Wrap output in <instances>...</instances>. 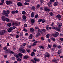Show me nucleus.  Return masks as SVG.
<instances>
[{"mask_svg": "<svg viewBox=\"0 0 63 63\" xmlns=\"http://www.w3.org/2000/svg\"><path fill=\"white\" fill-rule=\"evenodd\" d=\"M10 11L9 10H7L6 11L4 10L3 11V13L2 14V15L5 16L7 17H8L9 16L8 14H10Z\"/></svg>", "mask_w": 63, "mask_h": 63, "instance_id": "nucleus-1", "label": "nucleus"}, {"mask_svg": "<svg viewBox=\"0 0 63 63\" xmlns=\"http://www.w3.org/2000/svg\"><path fill=\"white\" fill-rule=\"evenodd\" d=\"M33 59L35 61H34V60H31V61H32L33 62V63H36V61H38V62H39L40 61V59H38V60L36 58H34Z\"/></svg>", "mask_w": 63, "mask_h": 63, "instance_id": "nucleus-2", "label": "nucleus"}, {"mask_svg": "<svg viewBox=\"0 0 63 63\" xmlns=\"http://www.w3.org/2000/svg\"><path fill=\"white\" fill-rule=\"evenodd\" d=\"M6 33V31L4 30H2L0 32V35H3Z\"/></svg>", "mask_w": 63, "mask_h": 63, "instance_id": "nucleus-3", "label": "nucleus"}, {"mask_svg": "<svg viewBox=\"0 0 63 63\" xmlns=\"http://www.w3.org/2000/svg\"><path fill=\"white\" fill-rule=\"evenodd\" d=\"M19 50L21 52H22L23 53H25V50H24V49H19Z\"/></svg>", "mask_w": 63, "mask_h": 63, "instance_id": "nucleus-4", "label": "nucleus"}, {"mask_svg": "<svg viewBox=\"0 0 63 63\" xmlns=\"http://www.w3.org/2000/svg\"><path fill=\"white\" fill-rule=\"evenodd\" d=\"M13 28L12 27H10L7 29L8 32H9V33H10V32H11V31H13Z\"/></svg>", "mask_w": 63, "mask_h": 63, "instance_id": "nucleus-5", "label": "nucleus"}, {"mask_svg": "<svg viewBox=\"0 0 63 63\" xmlns=\"http://www.w3.org/2000/svg\"><path fill=\"white\" fill-rule=\"evenodd\" d=\"M6 3L7 5H9L10 4H13V2H12V1H6Z\"/></svg>", "mask_w": 63, "mask_h": 63, "instance_id": "nucleus-6", "label": "nucleus"}, {"mask_svg": "<svg viewBox=\"0 0 63 63\" xmlns=\"http://www.w3.org/2000/svg\"><path fill=\"white\" fill-rule=\"evenodd\" d=\"M59 35V33L58 32H57L55 34H53V36L54 37H57Z\"/></svg>", "mask_w": 63, "mask_h": 63, "instance_id": "nucleus-7", "label": "nucleus"}, {"mask_svg": "<svg viewBox=\"0 0 63 63\" xmlns=\"http://www.w3.org/2000/svg\"><path fill=\"white\" fill-rule=\"evenodd\" d=\"M45 54V57H48V58L49 57V54L48 52L46 53Z\"/></svg>", "mask_w": 63, "mask_h": 63, "instance_id": "nucleus-8", "label": "nucleus"}, {"mask_svg": "<svg viewBox=\"0 0 63 63\" xmlns=\"http://www.w3.org/2000/svg\"><path fill=\"white\" fill-rule=\"evenodd\" d=\"M52 3V2H49L47 3L49 7H52V5L51 4Z\"/></svg>", "mask_w": 63, "mask_h": 63, "instance_id": "nucleus-9", "label": "nucleus"}, {"mask_svg": "<svg viewBox=\"0 0 63 63\" xmlns=\"http://www.w3.org/2000/svg\"><path fill=\"white\" fill-rule=\"evenodd\" d=\"M20 23L19 22L18 23H13L12 24L13 25H15V24L16 25V26H19L20 25Z\"/></svg>", "mask_w": 63, "mask_h": 63, "instance_id": "nucleus-10", "label": "nucleus"}, {"mask_svg": "<svg viewBox=\"0 0 63 63\" xmlns=\"http://www.w3.org/2000/svg\"><path fill=\"white\" fill-rule=\"evenodd\" d=\"M1 18L2 20L4 21H6V17L4 16H2L1 17Z\"/></svg>", "mask_w": 63, "mask_h": 63, "instance_id": "nucleus-11", "label": "nucleus"}, {"mask_svg": "<svg viewBox=\"0 0 63 63\" xmlns=\"http://www.w3.org/2000/svg\"><path fill=\"white\" fill-rule=\"evenodd\" d=\"M17 5L19 6H20V7H22L23 5H22V4L20 2H18L17 3Z\"/></svg>", "mask_w": 63, "mask_h": 63, "instance_id": "nucleus-12", "label": "nucleus"}, {"mask_svg": "<svg viewBox=\"0 0 63 63\" xmlns=\"http://www.w3.org/2000/svg\"><path fill=\"white\" fill-rule=\"evenodd\" d=\"M56 17L58 18H60L61 17V16L60 15H58L57 16H56Z\"/></svg>", "mask_w": 63, "mask_h": 63, "instance_id": "nucleus-13", "label": "nucleus"}, {"mask_svg": "<svg viewBox=\"0 0 63 63\" xmlns=\"http://www.w3.org/2000/svg\"><path fill=\"white\" fill-rule=\"evenodd\" d=\"M59 4L58 2H55L54 3V6H56L57 5H58Z\"/></svg>", "mask_w": 63, "mask_h": 63, "instance_id": "nucleus-14", "label": "nucleus"}, {"mask_svg": "<svg viewBox=\"0 0 63 63\" xmlns=\"http://www.w3.org/2000/svg\"><path fill=\"white\" fill-rule=\"evenodd\" d=\"M29 57L28 56H24L23 58L24 59H27Z\"/></svg>", "mask_w": 63, "mask_h": 63, "instance_id": "nucleus-15", "label": "nucleus"}, {"mask_svg": "<svg viewBox=\"0 0 63 63\" xmlns=\"http://www.w3.org/2000/svg\"><path fill=\"white\" fill-rule=\"evenodd\" d=\"M30 31H31V32L32 33L34 31V30L33 28H31L30 29Z\"/></svg>", "mask_w": 63, "mask_h": 63, "instance_id": "nucleus-16", "label": "nucleus"}, {"mask_svg": "<svg viewBox=\"0 0 63 63\" xmlns=\"http://www.w3.org/2000/svg\"><path fill=\"white\" fill-rule=\"evenodd\" d=\"M34 14H35V13L34 12H33L31 14V17H34Z\"/></svg>", "mask_w": 63, "mask_h": 63, "instance_id": "nucleus-17", "label": "nucleus"}, {"mask_svg": "<svg viewBox=\"0 0 63 63\" xmlns=\"http://www.w3.org/2000/svg\"><path fill=\"white\" fill-rule=\"evenodd\" d=\"M62 26V23H60L58 24V26L59 27H60L61 26Z\"/></svg>", "mask_w": 63, "mask_h": 63, "instance_id": "nucleus-18", "label": "nucleus"}, {"mask_svg": "<svg viewBox=\"0 0 63 63\" xmlns=\"http://www.w3.org/2000/svg\"><path fill=\"white\" fill-rule=\"evenodd\" d=\"M11 51V50L9 49H6L5 50V52L6 53H9Z\"/></svg>", "mask_w": 63, "mask_h": 63, "instance_id": "nucleus-19", "label": "nucleus"}, {"mask_svg": "<svg viewBox=\"0 0 63 63\" xmlns=\"http://www.w3.org/2000/svg\"><path fill=\"white\" fill-rule=\"evenodd\" d=\"M55 29L56 30L58 31H60V28H56Z\"/></svg>", "mask_w": 63, "mask_h": 63, "instance_id": "nucleus-20", "label": "nucleus"}, {"mask_svg": "<svg viewBox=\"0 0 63 63\" xmlns=\"http://www.w3.org/2000/svg\"><path fill=\"white\" fill-rule=\"evenodd\" d=\"M61 53V50H59L57 52L58 54H60Z\"/></svg>", "mask_w": 63, "mask_h": 63, "instance_id": "nucleus-21", "label": "nucleus"}, {"mask_svg": "<svg viewBox=\"0 0 63 63\" xmlns=\"http://www.w3.org/2000/svg\"><path fill=\"white\" fill-rule=\"evenodd\" d=\"M14 55V56H15V57H16V58H18V57H19L18 56V55L16 53Z\"/></svg>", "mask_w": 63, "mask_h": 63, "instance_id": "nucleus-22", "label": "nucleus"}, {"mask_svg": "<svg viewBox=\"0 0 63 63\" xmlns=\"http://www.w3.org/2000/svg\"><path fill=\"white\" fill-rule=\"evenodd\" d=\"M23 18L24 20H25L26 19V16L24 15L23 16Z\"/></svg>", "mask_w": 63, "mask_h": 63, "instance_id": "nucleus-23", "label": "nucleus"}, {"mask_svg": "<svg viewBox=\"0 0 63 63\" xmlns=\"http://www.w3.org/2000/svg\"><path fill=\"white\" fill-rule=\"evenodd\" d=\"M31 56H34L35 55V53L34 52H32L31 54Z\"/></svg>", "mask_w": 63, "mask_h": 63, "instance_id": "nucleus-24", "label": "nucleus"}, {"mask_svg": "<svg viewBox=\"0 0 63 63\" xmlns=\"http://www.w3.org/2000/svg\"><path fill=\"white\" fill-rule=\"evenodd\" d=\"M33 36V35L32 34H31L30 35V36L29 37V39H32V37Z\"/></svg>", "mask_w": 63, "mask_h": 63, "instance_id": "nucleus-25", "label": "nucleus"}, {"mask_svg": "<svg viewBox=\"0 0 63 63\" xmlns=\"http://www.w3.org/2000/svg\"><path fill=\"white\" fill-rule=\"evenodd\" d=\"M37 41H36L32 45V47H34L35 45H36V44L37 43Z\"/></svg>", "mask_w": 63, "mask_h": 63, "instance_id": "nucleus-26", "label": "nucleus"}, {"mask_svg": "<svg viewBox=\"0 0 63 63\" xmlns=\"http://www.w3.org/2000/svg\"><path fill=\"white\" fill-rule=\"evenodd\" d=\"M6 20L7 22H10L11 21L9 20V19L8 18H7L6 19Z\"/></svg>", "mask_w": 63, "mask_h": 63, "instance_id": "nucleus-27", "label": "nucleus"}, {"mask_svg": "<svg viewBox=\"0 0 63 63\" xmlns=\"http://www.w3.org/2000/svg\"><path fill=\"white\" fill-rule=\"evenodd\" d=\"M31 22L32 23H34L35 22V20L33 19H32L31 20Z\"/></svg>", "mask_w": 63, "mask_h": 63, "instance_id": "nucleus-28", "label": "nucleus"}, {"mask_svg": "<svg viewBox=\"0 0 63 63\" xmlns=\"http://www.w3.org/2000/svg\"><path fill=\"white\" fill-rule=\"evenodd\" d=\"M38 31L39 32H40L41 34H43V32H42V31L41 30L38 29Z\"/></svg>", "mask_w": 63, "mask_h": 63, "instance_id": "nucleus-29", "label": "nucleus"}, {"mask_svg": "<svg viewBox=\"0 0 63 63\" xmlns=\"http://www.w3.org/2000/svg\"><path fill=\"white\" fill-rule=\"evenodd\" d=\"M51 40H52V41H54V42H55V38L53 37H52L51 38Z\"/></svg>", "mask_w": 63, "mask_h": 63, "instance_id": "nucleus-30", "label": "nucleus"}, {"mask_svg": "<svg viewBox=\"0 0 63 63\" xmlns=\"http://www.w3.org/2000/svg\"><path fill=\"white\" fill-rule=\"evenodd\" d=\"M7 26H9V27H10V26H12V24L10 23H9L8 24Z\"/></svg>", "mask_w": 63, "mask_h": 63, "instance_id": "nucleus-31", "label": "nucleus"}, {"mask_svg": "<svg viewBox=\"0 0 63 63\" xmlns=\"http://www.w3.org/2000/svg\"><path fill=\"white\" fill-rule=\"evenodd\" d=\"M24 4L25 5H29V3L27 2H25L24 3Z\"/></svg>", "mask_w": 63, "mask_h": 63, "instance_id": "nucleus-32", "label": "nucleus"}, {"mask_svg": "<svg viewBox=\"0 0 63 63\" xmlns=\"http://www.w3.org/2000/svg\"><path fill=\"white\" fill-rule=\"evenodd\" d=\"M48 28H49V25H47V26L46 29L47 31L48 30Z\"/></svg>", "mask_w": 63, "mask_h": 63, "instance_id": "nucleus-33", "label": "nucleus"}, {"mask_svg": "<svg viewBox=\"0 0 63 63\" xmlns=\"http://www.w3.org/2000/svg\"><path fill=\"white\" fill-rule=\"evenodd\" d=\"M22 14L23 15H25V14H26V12L24 11H22Z\"/></svg>", "mask_w": 63, "mask_h": 63, "instance_id": "nucleus-34", "label": "nucleus"}, {"mask_svg": "<svg viewBox=\"0 0 63 63\" xmlns=\"http://www.w3.org/2000/svg\"><path fill=\"white\" fill-rule=\"evenodd\" d=\"M48 7H45L44 8V10L45 11H47V8Z\"/></svg>", "mask_w": 63, "mask_h": 63, "instance_id": "nucleus-35", "label": "nucleus"}, {"mask_svg": "<svg viewBox=\"0 0 63 63\" xmlns=\"http://www.w3.org/2000/svg\"><path fill=\"white\" fill-rule=\"evenodd\" d=\"M49 15L51 16H53V14L52 12H51L49 13Z\"/></svg>", "mask_w": 63, "mask_h": 63, "instance_id": "nucleus-36", "label": "nucleus"}, {"mask_svg": "<svg viewBox=\"0 0 63 63\" xmlns=\"http://www.w3.org/2000/svg\"><path fill=\"white\" fill-rule=\"evenodd\" d=\"M32 10H35L36 8L35 7L33 6L32 7Z\"/></svg>", "mask_w": 63, "mask_h": 63, "instance_id": "nucleus-37", "label": "nucleus"}, {"mask_svg": "<svg viewBox=\"0 0 63 63\" xmlns=\"http://www.w3.org/2000/svg\"><path fill=\"white\" fill-rule=\"evenodd\" d=\"M49 34H47L46 35V37L47 38H49Z\"/></svg>", "mask_w": 63, "mask_h": 63, "instance_id": "nucleus-38", "label": "nucleus"}, {"mask_svg": "<svg viewBox=\"0 0 63 63\" xmlns=\"http://www.w3.org/2000/svg\"><path fill=\"white\" fill-rule=\"evenodd\" d=\"M42 19H40L38 20V21L39 22H42Z\"/></svg>", "mask_w": 63, "mask_h": 63, "instance_id": "nucleus-39", "label": "nucleus"}, {"mask_svg": "<svg viewBox=\"0 0 63 63\" xmlns=\"http://www.w3.org/2000/svg\"><path fill=\"white\" fill-rule=\"evenodd\" d=\"M20 36L21 37L23 36V32H21L20 34Z\"/></svg>", "mask_w": 63, "mask_h": 63, "instance_id": "nucleus-40", "label": "nucleus"}, {"mask_svg": "<svg viewBox=\"0 0 63 63\" xmlns=\"http://www.w3.org/2000/svg\"><path fill=\"white\" fill-rule=\"evenodd\" d=\"M31 47H32V45H31L30 46H27V47L28 48H31Z\"/></svg>", "mask_w": 63, "mask_h": 63, "instance_id": "nucleus-41", "label": "nucleus"}, {"mask_svg": "<svg viewBox=\"0 0 63 63\" xmlns=\"http://www.w3.org/2000/svg\"><path fill=\"white\" fill-rule=\"evenodd\" d=\"M18 55L19 56H22V54L20 53H19L18 54Z\"/></svg>", "mask_w": 63, "mask_h": 63, "instance_id": "nucleus-42", "label": "nucleus"}, {"mask_svg": "<svg viewBox=\"0 0 63 63\" xmlns=\"http://www.w3.org/2000/svg\"><path fill=\"white\" fill-rule=\"evenodd\" d=\"M38 17V15L37 14L35 16V18H37Z\"/></svg>", "mask_w": 63, "mask_h": 63, "instance_id": "nucleus-43", "label": "nucleus"}, {"mask_svg": "<svg viewBox=\"0 0 63 63\" xmlns=\"http://www.w3.org/2000/svg\"><path fill=\"white\" fill-rule=\"evenodd\" d=\"M9 53L10 54H14V52L11 51Z\"/></svg>", "mask_w": 63, "mask_h": 63, "instance_id": "nucleus-44", "label": "nucleus"}, {"mask_svg": "<svg viewBox=\"0 0 63 63\" xmlns=\"http://www.w3.org/2000/svg\"><path fill=\"white\" fill-rule=\"evenodd\" d=\"M27 25L26 24H25L24 25V26L25 27H27Z\"/></svg>", "mask_w": 63, "mask_h": 63, "instance_id": "nucleus-45", "label": "nucleus"}, {"mask_svg": "<svg viewBox=\"0 0 63 63\" xmlns=\"http://www.w3.org/2000/svg\"><path fill=\"white\" fill-rule=\"evenodd\" d=\"M42 31H43V32H46V29H42Z\"/></svg>", "mask_w": 63, "mask_h": 63, "instance_id": "nucleus-46", "label": "nucleus"}, {"mask_svg": "<svg viewBox=\"0 0 63 63\" xmlns=\"http://www.w3.org/2000/svg\"><path fill=\"white\" fill-rule=\"evenodd\" d=\"M49 11H50V10L47 8V10H46V12H49Z\"/></svg>", "mask_w": 63, "mask_h": 63, "instance_id": "nucleus-47", "label": "nucleus"}, {"mask_svg": "<svg viewBox=\"0 0 63 63\" xmlns=\"http://www.w3.org/2000/svg\"><path fill=\"white\" fill-rule=\"evenodd\" d=\"M17 61H19V62H20V61H21V59L19 58H18L17 59Z\"/></svg>", "mask_w": 63, "mask_h": 63, "instance_id": "nucleus-48", "label": "nucleus"}, {"mask_svg": "<svg viewBox=\"0 0 63 63\" xmlns=\"http://www.w3.org/2000/svg\"><path fill=\"white\" fill-rule=\"evenodd\" d=\"M42 23H44V22H45V21H46L44 19H43L42 20Z\"/></svg>", "mask_w": 63, "mask_h": 63, "instance_id": "nucleus-49", "label": "nucleus"}, {"mask_svg": "<svg viewBox=\"0 0 63 63\" xmlns=\"http://www.w3.org/2000/svg\"><path fill=\"white\" fill-rule=\"evenodd\" d=\"M11 13L12 14H15V11H13Z\"/></svg>", "mask_w": 63, "mask_h": 63, "instance_id": "nucleus-50", "label": "nucleus"}, {"mask_svg": "<svg viewBox=\"0 0 63 63\" xmlns=\"http://www.w3.org/2000/svg\"><path fill=\"white\" fill-rule=\"evenodd\" d=\"M57 60L56 59H53L52 60L53 62H56Z\"/></svg>", "mask_w": 63, "mask_h": 63, "instance_id": "nucleus-51", "label": "nucleus"}, {"mask_svg": "<svg viewBox=\"0 0 63 63\" xmlns=\"http://www.w3.org/2000/svg\"><path fill=\"white\" fill-rule=\"evenodd\" d=\"M31 0H25V1L26 2H30Z\"/></svg>", "mask_w": 63, "mask_h": 63, "instance_id": "nucleus-52", "label": "nucleus"}, {"mask_svg": "<svg viewBox=\"0 0 63 63\" xmlns=\"http://www.w3.org/2000/svg\"><path fill=\"white\" fill-rule=\"evenodd\" d=\"M56 46H57L55 44H54V45H53V47H56Z\"/></svg>", "mask_w": 63, "mask_h": 63, "instance_id": "nucleus-53", "label": "nucleus"}, {"mask_svg": "<svg viewBox=\"0 0 63 63\" xmlns=\"http://www.w3.org/2000/svg\"><path fill=\"white\" fill-rule=\"evenodd\" d=\"M48 47L49 48H51V45H48Z\"/></svg>", "mask_w": 63, "mask_h": 63, "instance_id": "nucleus-54", "label": "nucleus"}, {"mask_svg": "<svg viewBox=\"0 0 63 63\" xmlns=\"http://www.w3.org/2000/svg\"><path fill=\"white\" fill-rule=\"evenodd\" d=\"M4 58H7V55H5L4 56Z\"/></svg>", "mask_w": 63, "mask_h": 63, "instance_id": "nucleus-55", "label": "nucleus"}, {"mask_svg": "<svg viewBox=\"0 0 63 63\" xmlns=\"http://www.w3.org/2000/svg\"><path fill=\"white\" fill-rule=\"evenodd\" d=\"M3 48L4 50H5V49H7V47H5Z\"/></svg>", "mask_w": 63, "mask_h": 63, "instance_id": "nucleus-56", "label": "nucleus"}, {"mask_svg": "<svg viewBox=\"0 0 63 63\" xmlns=\"http://www.w3.org/2000/svg\"><path fill=\"white\" fill-rule=\"evenodd\" d=\"M41 39L42 40H44L45 39L44 38V37H41Z\"/></svg>", "mask_w": 63, "mask_h": 63, "instance_id": "nucleus-57", "label": "nucleus"}, {"mask_svg": "<svg viewBox=\"0 0 63 63\" xmlns=\"http://www.w3.org/2000/svg\"><path fill=\"white\" fill-rule=\"evenodd\" d=\"M12 60H15V58H14V57H12Z\"/></svg>", "mask_w": 63, "mask_h": 63, "instance_id": "nucleus-58", "label": "nucleus"}, {"mask_svg": "<svg viewBox=\"0 0 63 63\" xmlns=\"http://www.w3.org/2000/svg\"><path fill=\"white\" fill-rule=\"evenodd\" d=\"M53 24H54V23H53V22L51 24V26H53Z\"/></svg>", "mask_w": 63, "mask_h": 63, "instance_id": "nucleus-59", "label": "nucleus"}, {"mask_svg": "<svg viewBox=\"0 0 63 63\" xmlns=\"http://www.w3.org/2000/svg\"><path fill=\"white\" fill-rule=\"evenodd\" d=\"M57 47L58 48H61V46H58Z\"/></svg>", "mask_w": 63, "mask_h": 63, "instance_id": "nucleus-60", "label": "nucleus"}, {"mask_svg": "<svg viewBox=\"0 0 63 63\" xmlns=\"http://www.w3.org/2000/svg\"><path fill=\"white\" fill-rule=\"evenodd\" d=\"M35 28L36 29H39V28L37 26L35 27Z\"/></svg>", "mask_w": 63, "mask_h": 63, "instance_id": "nucleus-61", "label": "nucleus"}, {"mask_svg": "<svg viewBox=\"0 0 63 63\" xmlns=\"http://www.w3.org/2000/svg\"><path fill=\"white\" fill-rule=\"evenodd\" d=\"M23 30L24 31H25L26 32H27V30L24 29Z\"/></svg>", "mask_w": 63, "mask_h": 63, "instance_id": "nucleus-62", "label": "nucleus"}, {"mask_svg": "<svg viewBox=\"0 0 63 63\" xmlns=\"http://www.w3.org/2000/svg\"><path fill=\"white\" fill-rule=\"evenodd\" d=\"M27 52H28L29 53L30 52V50H27Z\"/></svg>", "mask_w": 63, "mask_h": 63, "instance_id": "nucleus-63", "label": "nucleus"}, {"mask_svg": "<svg viewBox=\"0 0 63 63\" xmlns=\"http://www.w3.org/2000/svg\"><path fill=\"white\" fill-rule=\"evenodd\" d=\"M60 40L61 41H63V38H61L60 39Z\"/></svg>", "mask_w": 63, "mask_h": 63, "instance_id": "nucleus-64", "label": "nucleus"}]
</instances>
